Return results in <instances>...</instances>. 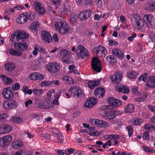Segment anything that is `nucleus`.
<instances>
[{
    "label": "nucleus",
    "instance_id": "obj_33",
    "mask_svg": "<svg viewBox=\"0 0 155 155\" xmlns=\"http://www.w3.org/2000/svg\"><path fill=\"white\" fill-rule=\"evenodd\" d=\"M5 69L9 71H13L15 68L14 64L11 62H9L5 65Z\"/></svg>",
    "mask_w": 155,
    "mask_h": 155
},
{
    "label": "nucleus",
    "instance_id": "obj_46",
    "mask_svg": "<svg viewBox=\"0 0 155 155\" xmlns=\"http://www.w3.org/2000/svg\"><path fill=\"white\" fill-rule=\"evenodd\" d=\"M143 149L144 151L146 153H152L153 152V150L152 148L146 147V146H143Z\"/></svg>",
    "mask_w": 155,
    "mask_h": 155
},
{
    "label": "nucleus",
    "instance_id": "obj_26",
    "mask_svg": "<svg viewBox=\"0 0 155 155\" xmlns=\"http://www.w3.org/2000/svg\"><path fill=\"white\" fill-rule=\"evenodd\" d=\"M52 135L54 137H57L58 140L57 142H58V144H61L62 143H63V144H64V143H65V142H63V137L60 133L59 132L55 133L54 132H52Z\"/></svg>",
    "mask_w": 155,
    "mask_h": 155
},
{
    "label": "nucleus",
    "instance_id": "obj_42",
    "mask_svg": "<svg viewBox=\"0 0 155 155\" xmlns=\"http://www.w3.org/2000/svg\"><path fill=\"white\" fill-rule=\"evenodd\" d=\"M26 15L28 20V19L31 21L33 20L35 17V14L31 12H27Z\"/></svg>",
    "mask_w": 155,
    "mask_h": 155
},
{
    "label": "nucleus",
    "instance_id": "obj_34",
    "mask_svg": "<svg viewBox=\"0 0 155 155\" xmlns=\"http://www.w3.org/2000/svg\"><path fill=\"white\" fill-rule=\"evenodd\" d=\"M39 27V22L37 21H34L30 25L29 28L32 32H34L36 31L37 28Z\"/></svg>",
    "mask_w": 155,
    "mask_h": 155
},
{
    "label": "nucleus",
    "instance_id": "obj_48",
    "mask_svg": "<svg viewBox=\"0 0 155 155\" xmlns=\"http://www.w3.org/2000/svg\"><path fill=\"white\" fill-rule=\"evenodd\" d=\"M147 73H145L140 76L139 78V80L141 81V80L144 82H145L147 78Z\"/></svg>",
    "mask_w": 155,
    "mask_h": 155
},
{
    "label": "nucleus",
    "instance_id": "obj_60",
    "mask_svg": "<svg viewBox=\"0 0 155 155\" xmlns=\"http://www.w3.org/2000/svg\"><path fill=\"white\" fill-rule=\"evenodd\" d=\"M16 32H15L14 34L11 35L10 40L14 42L15 41V38H16Z\"/></svg>",
    "mask_w": 155,
    "mask_h": 155
},
{
    "label": "nucleus",
    "instance_id": "obj_28",
    "mask_svg": "<svg viewBox=\"0 0 155 155\" xmlns=\"http://www.w3.org/2000/svg\"><path fill=\"white\" fill-rule=\"evenodd\" d=\"M95 125L100 127H105L109 126L108 123L99 119H96Z\"/></svg>",
    "mask_w": 155,
    "mask_h": 155
},
{
    "label": "nucleus",
    "instance_id": "obj_62",
    "mask_svg": "<svg viewBox=\"0 0 155 155\" xmlns=\"http://www.w3.org/2000/svg\"><path fill=\"white\" fill-rule=\"evenodd\" d=\"M32 101L31 100H28L25 102V106L26 107H28L30 105H31L32 104Z\"/></svg>",
    "mask_w": 155,
    "mask_h": 155
},
{
    "label": "nucleus",
    "instance_id": "obj_10",
    "mask_svg": "<svg viewBox=\"0 0 155 155\" xmlns=\"http://www.w3.org/2000/svg\"><path fill=\"white\" fill-rule=\"evenodd\" d=\"M92 14V11L90 9L84 10L79 14L78 18L84 21L91 16Z\"/></svg>",
    "mask_w": 155,
    "mask_h": 155
},
{
    "label": "nucleus",
    "instance_id": "obj_56",
    "mask_svg": "<svg viewBox=\"0 0 155 155\" xmlns=\"http://www.w3.org/2000/svg\"><path fill=\"white\" fill-rule=\"evenodd\" d=\"M99 133L97 131L90 132L89 133V135L93 136H98L99 135Z\"/></svg>",
    "mask_w": 155,
    "mask_h": 155
},
{
    "label": "nucleus",
    "instance_id": "obj_31",
    "mask_svg": "<svg viewBox=\"0 0 155 155\" xmlns=\"http://www.w3.org/2000/svg\"><path fill=\"white\" fill-rule=\"evenodd\" d=\"M0 77L2 79L3 82L6 85L10 84L13 82L12 79L5 75L1 74Z\"/></svg>",
    "mask_w": 155,
    "mask_h": 155
},
{
    "label": "nucleus",
    "instance_id": "obj_29",
    "mask_svg": "<svg viewBox=\"0 0 155 155\" xmlns=\"http://www.w3.org/2000/svg\"><path fill=\"white\" fill-rule=\"evenodd\" d=\"M115 89L117 91L119 92H121L123 93H127L129 92V88L126 85H123L121 87L117 85L115 86Z\"/></svg>",
    "mask_w": 155,
    "mask_h": 155
},
{
    "label": "nucleus",
    "instance_id": "obj_50",
    "mask_svg": "<svg viewBox=\"0 0 155 155\" xmlns=\"http://www.w3.org/2000/svg\"><path fill=\"white\" fill-rule=\"evenodd\" d=\"M133 124L135 125H140L143 123V120L141 119H136L133 121Z\"/></svg>",
    "mask_w": 155,
    "mask_h": 155
},
{
    "label": "nucleus",
    "instance_id": "obj_55",
    "mask_svg": "<svg viewBox=\"0 0 155 155\" xmlns=\"http://www.w3.org/2000/svg\"><path fill=\"white\" fill-rule=\"evenodd\" d=\"M109 41V45L110 46H113L114 45H117L118 43L115 41H114L111 40H108Z\"/></svg>",
    "mask_w": 155,
    "mask_h": 155
},
{
    "label": "nucleus",
    "instance_id": "obj_11",
    "mask_svg": "<svg viewBox=\"0 0 155 155\" xmlns=\"http://www.w3.org/2000/svg\"><path fill=\"white\" fill-rule=\"evenodd\" d=\"M68 91H71L72 93V95L73 97H77L79 98L82 97V92L81 90L78 88L73 87L68 90Z\"/></svg>",
    "mask_w": 155,
    "mask_h": 155
},
{
    "label": "nucleus",
    "instance_id": "obj_44",
    "mask_svg": "<svg viewBox=\"0 0 155 155\" xmlns=\"http://www.w3.org/2000/svg\"><path fill=\"white\" fill-rule=\"evenodd\" d=\"M48 102H45V104H44L42 102H40L38 105V107L39 108L41 109H48L49 108V106H48L46 105L48 104Z\"/></svg>",
    "mask_w": 155,
    "mask_h": 155
},
{
    "label": "nucleus",
    "instance_id": "obj_3",
    "mask_svg": "<svg viewBox=\"0 0 155 155\" xmlns=\"http://www.w3.org/2000/svg\"><path fill=\"white\" fill-rule=\"evenodd\" d=\"M76 52L78 57L82 59L87 57L89 54L87 50L82 45H79L77 47Z\"/></svg>",
    "mask_w": 155,
    "mask_h": 155
},
{
    "label": "nucleus",
    "instance_id": "obj_39",
    "mask_svg": "<svg viewBox=\"0 0 155 155\" xmlns=\"http://www.w3.org/2000/svg\"><path fill=\"white\" fill-rule=\"evenodd\" d=\"M127 76L128 78L132 79H134L138 76V74L134 71H131L128 73Z\"/></svg>",
    "mask_w": 155,
    "mask_h": 155
},
{
    "label": "nucleus",
    "instance_id": "obj_36",
    "mask_svg": "<svg viewBox=\"0 0 155 155\" xmlns=\"http://www.w3.org/2000/svg\"><path fill=\"white\" fill-rule=\"evenodd\" d=\"M134 107L132 104H128L125 108V111L127 113H132L134 110Z\"/></svg>",
    "mask_w": 155,
    "mask_h": 155
},
{
    "label": "nucleus",
    "instance_id": "obj_19",
    "mask_svg": "<svg viewBox=\"0 0 155 155\" xmlns=\"http://www.w3.org/2000/svg\"><path fill=\"white\" fill-rule=\"evenodd\" d=\"M13 127L10 125L4 124L0 127V133L5 134L10 132L12 129Z\"/></svg>",
    "mask_w": 155,
    "mask_h": 155
},
{
    "label": "nucleus",
    "instance_id": "obj_43",
    "mask_svg": "<svg viewBox=\"0 0 155 155\" xmlns=\"http://www.w3.org/2000/svg\"><path fill=\"white\" fill-rule=\"evenodd\" d=\"M22 91L25 93L30 95L31 94L32 92V90L29 89L27 86L24 87L22 89Z\"/></svg>",
    "mask_w": 155,
    "mask_h": 155
},
{
    "label": "nucleus",
    "instance_id": "obj_24",
    "mask_svg": "<svg viewBox=\"0 0 155 155\" xmlns=\"http://www.w3.org/2000/svg\"><path fill=\"white\" fill-rule=\"evenodd\" d=\"M93 51L94 52H95L97 55L100 54H105L106 52L105 48L103 46L101 45H99L93 48Z\"/></svg>",
    "mask_w": 155,
    "mask_h": 155
},
{
    "label": "nucleus",
    "instance_id": "obj_38",
    "mask_svg": "<svg viewBox=\"0 0 155 155\" xmlns=\"http://www.w3.org/2000/svg\"><path fill=\"white\" fill-rule=\"evenodd\" d=\"M147 10L148 11H152L155 9V2H152L148 4L146 7Z\"/></svg>",
    "mask_w": 155,
    "mask_h": 155
},
{
    "label": "nucleus",
    "instance_id": "obj_23",
    "mask_svg": "<svg viewBox=\"0 0 155 155\" xmlns=\"http://www.w3.org/2000/svg\"><path fill=\"white\" fill-rule=\"evenodd\" d=\"M112 54L119 58H122L124 57V53L120 50L118 48L113 49L112 51Z\"/></svg>",
    "mask_w": 155,
    "mask_h": 155
},
{
    "label": "nucleus",
    "instance_id": "obj_63",
    "mask_svg": "<svg viewBox=\"0 0 155 155\" xmlns=\"http://www.w3.org/2000/svg\"><path fill=\"white\" fill-rule=\"evenodd\" d=\"M53 39L55 42H58V39L56 33H54L53 36Z\"/></svg>",
    "mask_w": 155,
    "mask_h": 155
},
{
    "label": "nucleus",
    "instance_id": "obj_54",
    "mask_svg": "<svg viewBox=\"0 0 155 155\" xmlns=\"http://www.w3.org/2000/svg\"><path fill=\"white\" fill-rule=\"evenodd\" d=\"M149 132L144 133L143 134V139L146 140H148L149 139Z\"/></svg>",
    "mask_w": 155,
    "mask_h": 155
},
{
    "label": "nucleus",
    "instance_id": "obj_41",
    "mask_svg": "<svg viewBox=\"0 0 155 155\" xmlns=\"http://www.w3.org/2000/svg\"><path fill=\"white\" fill-rule=\"evenodd\" d=\"M106 60L107 62L112 64L116 62V59L114 57H112L111 55H109L106 58Z\"/></svg>",
    "mask_w": 155,
    "mask_h": 155
},
{
    "label": "nucleus",
    "instance_id": "obj_61",
    "mask_svg": "<svg viewBox=\"0 0 155 155\" xmlns=\"http://www.w3.org/2000/svg\"><path fill=\"white\" fill-rule=\"evenodd\" d=\"M136 36V34L134 33L131 36H130L127 38V40L131 41H132L134 38H135Z\"/></svg>",
    "mask_w": 155,
    "mask_h": 155
},
{
    "label": "nucleus",
    "instance_id": "obj_51",
    "mask_svg": "<svg viewBox=\"0 0 155 155\" xmlns=\"http://www.w3.org/2000/svg\"><path fill=\"white\" fill-rule=\"evenodd\" d=\"M126 129L128 131L129 136L130 137H131L133 134V130L131 126H128L127 127Z\"/></svg>",
    "mask_w": 155,
    "mask_h": 155
},
{
    "label": "nucleus",
    "instance_id": "obj_13",
    "mask_svg": "<svg viewBox=\"0 0 155 155\" xmlns=\"http://www.w3.org/2000/svg\"><path fill=\"white\" fill-rule=\"evenodd\" d=\"M13 93L11 87H7L3 91V95L6 99H11L13 98Z\"/></svg>",
    "mask_w": 155,
    "mask_h": 155
},
{
    "label": "nucleus",
    "instance_id": "obj_1",
    "mask_svg": "<svg viewBox=\"0 0 155 155\" xmlns=\"http://www.w3.org/2000/svg\"><path fill=\"white\" fill-rule=\"evenodd\" d=\"M108 138L110 140L104 144L103 142L101 141H97L96 143L99 145H111V144L114 145L118 144V142L117 140L119 137L118 135L112 134L108 135Z\"/></svg>",
    "mask_w": 155,
    "mask_h": 155
},
{
    "label": "nucleus",
    "instance_id": "obj_27",
    "mask_svg": "<svg viewBox=\"0 0 155 155\" xmlns=\"http://www.w3.org/2000/svg\"><path fill=\"white\" fill-rule=\"evenodd\" d=\"M147 85L150 88L155 87V76H152L148 78Z\"/></svg>",
    "mask_w": 155,
    "mask_h": 155
},
{
    "label": "nucleus",
    "instance_id": "obj_52",
    "mask_svg": "<svg viewBox=\"0 0 155 155\" xmlns=\"http://www.w3.org/2000/svg\"><path fill=\"white\" fill-rule=\"evenodd\" d=\"M43 91L41 89H36L33 90V93L34 94L39 95L42 94Z\"/></svg>",
    "mask_w": 155,
    "mask_h": 155
},
{
    "label": "nucleus",
    "instance_id": "obj_4",
    "mask_svg": "<svg viewBox=\"0 0 155 155\" xmlns=\"http://www.w3.org/2000/svg\"><path fill=\"white\" fill-rule=\"evenodd\" d=\"M101 64V61L97 57H94L92 59L91 65L94 71L97 72H100L102 68Z\"/></svg>",
    "mask_w": 155,
    "mask_h": 155
},
{
    "label": "nucleus",
    "instance_id": "obj_40",
    "mask_svg": "<svg viewBox=\"0 0 155 155\" xmlns=\"http://www.w3.org/2000/svg\"><path fill=\"white\" fill-rule=\"evenodd\" d=\"M148 96V94L147 93H142L141 94L140 97L135 99L136 101L137 102L143 101L147 99Z\"/></svg>",
    "mask_w": 155,
    "mask_h": 155
},
{
    "label": "nucleus",
    "instance_id": "obj_25",
    "mask_svg": "<svg viewBox=\"0 0 155 155\" xmlns=\"http://www.w3.org/2000/svg\"><path fill=\"white\" fill-rule=\"evenodd\" d=\"M28 18L26 15L24 14H21L20 15V17L16 19V21L19 24H24L27 21Z\"/></svg>",
    "mask_w": 155,
    "mask_h": 155
},
{
    "label": "nucleus",
    "instance_id": "obj_7",
    "mask_svg": "<svg viewBox=\"0 0 155 155\" xmlns=\"http://www.w3.org/2000/svg\"><path fill=\"white\" fill-rule=\"evenodd\" d=\"M46 68L51 73H56L59 70V67L58 64L54 63H49L46 66Z\"/></svg>",
    "mask_w": 155,
    "mask_h": 155
},
{
    "label": "nucleus",
    "instance_id": "obj_18",
    "mask_svg": "<svg viewBox=\"0 0 155 155\" xmlns=\"http://www.w3.org/2000/svg\"><path fill=\"white\" fill-rule=\"evenodd\" d=\"M143 20L147 27L149 28L152 27V22L153 20V17L150 14L144 15L143 16Z\"/></svg>",
    "mask_w": 155,
    "mask_h": 155
},
{
    "label": "nucleus",
    "instance_id": "obj_32",
    "mask_svg": "<svg viewBox=\"0 0 155 155\" xmlns=\"http://www.w3.org/2000/svg\"><path fill=\"white\" fill-rule=\"evenodd\" d=\"M100 80L94 81H89L88 83V86L91 89H93L94 87L98 85H100Z\"/></svg>",
    "mask_w": 155,
    "mask_h": 155
},
{
    "label": "nucleus",
    "instance_id": "obj_9",
    "mask_svg": "<svg viewBox=\"0 0 155 155\" xmlns=\"http://www.w3.org/2000/svg\"><path fill=\"white\" fill-rule=\"evenodd\" d=\"M70 54V52L69 51L65 49L61 50L60 52V54L61 57L62 61L65 63H69Z\"/></svg>",
    "mask_w": 155,
    "mask_h": 155
},
{
    "label": "nucleus",
    "instance_id": "obj_21",
    "mask_svg": "<svg viewBox=\"0 0 155 155\" xmlns=\"http://www.w3.org/2000/svg\"><path fill=\"white\" fill-rule=\"evenodd\" d=\"M97 99L94 97L89 98L84 104L85 107L90 108L94 106L97 103Z\"/></svg>",
    "mask_w": 155,
    "mask_h": 155
},
{
    "label": "nucleus",
    "instance_id": "obj_59",
    "mask_svg": "<svg viewBox=\"0 0 155 155\" xmlns=\"http://www.w3.org/2000/svg\"><path fill=\"white\" fill-rule=\"evenodd\" d=\"M132 92L136 94H138L140 95L139 92L138 91V88L137 87H133L132 89Z\"/></svg>",
    "mask_w": 155,
    "mask_h": 155
},
{
    "label": "nucleus",
    "instance_id": "obj_6",
    "mask_svg": "<svg viewBox=\"0 0 155 155\" xmlns=\"http://www.w3.org/2000/svg\"><path fill=\"white\" fill-rule=\"evenodd\" d=\"M123 77L122 73L120 71H117L114 75H111L110 77L112 82L115 84H118L120 82Z\"/></svg>",
    "mask_w": 155,
    "mask_h": 155
},
{
    "label": "nucleus",
    "instance_id": "obj_15",
    "mask_svg": "<svg viewBox=\"0 0 155 155\" xmlns=\"http://www.w3.org/2000/svg\"><path fill=\"white\" fill-rule=\"evenodd\" d=\"M13 45L16 49L21 52L25 50L27 48V44L25 42L21 43V41L17 43L15 42Z\"/></svg>",
    "mask_w": 155,
    "mask_h": 155
},
{
    "label": "nucleus",
    "instance_id": "obj_2",
    "mask_svg": "<svg viewBox=\"0 0 155 155\" xmlns=\"http://www.w3.org/2000/svg\"><path fill=\"white\" fill-rule=\"evenodd\" d=\"M55 27L58 31L62 34L68 32L70 29V28L65 22H56L55 23Z\"/></svg>",
    "mask_w": 155,
    "mask_h": 155
},
{
    "label": "nucleus",
    "instance_id": "obj_47",
    "mask_svg": "<svg viewBox=\"0 0 155 155\" xmlns=\"http://www.w3.org/2000/svg\"><path fill=\"white\" fill-rule=\"evenodd\" d=\"M22 141L20 140H15L12 144V145H23Z\"/></svg>",
    "mask_w": 155,
    "mask_h": 155
},
{
    "label": "nucleus",
    "instance_id": "obj_14",
    "mask_svg": "<svg viewBox=\"0 0 155 155\" xmlns=\"http://www.w3.org/2000/svg\"><path fill=\"white\" fill-rule=\"evenodd\" d=\"M16 34V41L17 42H20V40L23 41V39L27 38L28 37L27 34L24 31L21 30L17 31Z\"/></svg>",
    "mask_w": 155,
    "mask_h": 155
},
{
    "label": "nucleus",
    "instance_id": "obj_8",
    "mask_svg": "<svg viewBox=\"0 0 155 155\" xmlns=\"http://www.w3.org/2000/svg\"><path fill=\"white\" fill-rule=\"evenodd\" d=\"M107 101L110 107L111 110L115 109L118 106L121 105L122 104V103L119 100L115 99L112 97H109Z\"/></svg>",
    "mask_w": 155,
    "mask_h": 155
},
{
    "label": "nucleus",
    "instance_id": "obj_16",
    "mask_svg": "<svg viewBox=\"0 0 155 155\" xmlns=\"http://www.w3.org/2000/svg\"><path fill=\"white\" fill-rule=\"evenodd\" d=\"M41 34L42 38L45 42L49 43L52 42V38L50 33L45 31H41Z\"/></svg>",
    "mask_w": 155,
    "mask_h": 155
},
{
    "label": "nucleus",
    "instance_id": "obj_58",
    "mask_svg": "<svg viewBox=\"0 0 155 155\" xmlns=\"http://www.w3.org/2000/svg\"><path fill=\"white\" fill-rule=\"evenodd\" d=\"M101 110H104L107 109L108 110H111L110 107L109 105H104L101 107Z\"/></svg>",
    "mask_w": 155,
    "mask_h": 155
},
{
    "label": "nucleus",
    "instance_id": "obj_37",
    "mask_svg": "<svg viewBox=\"0 0 155 155\" xmlns=\"http://www.w3.org/2000/svg\"><path fill=\"white\" fill-rule=\"evenodd\" d=\"M10 120L12 122L17 124L21 123L22 120V119L20 117L14 116L12 117Z\"/></svg>",
    "mask_w": 155,
    "mask_h": 155
},
{
    "label": "nucleus",
    "instance_id": "obj_45",
    "mask_svg": "<svg viewBox=\"0 0 155 155\" xmlns=\"http://www.w3.org/2000/svg\"><path fill=\"white\" fill-rule=\"evenodd\" d=\"M75 150L72 148H68L65 150V154L66 155H69L74 152Z\"/></svg>",
    "mask_w": 155,
    "mask_h": 155
},
{
    "label": "nucleus",
    "instance_id": "obj_35",
    "mask_svg": "<svg viewBox=\"0 0 155 155\" xmlns=\"http://www.w3.org/2000/svg\"><path fill=\"white\" fill-rule=\"evenodd\" d=\"M9 53L10 54L12 55L18 57L20 56L22 54V52L21 51H16L12 48L9 49Z\"/></svg>",
    "mask_w": 155,
    "mask_h": 155
},
{
    "label": "nucleus",
    "instance_id": "obj_12",
    "mask_svg": "<svg viewBox=\"0 0 155 155\" xmlns=\"http://www.w3.org/2000/svg\"><path fill=\"white\" fill-rule=\"evenodd\" d=\"M3 106L6 109H12L16 108L18 105L17 102L14 101H5L3 103Z\"/></svg>",
    "mask_w": 155,
    "mask_h": 155
},
{
    "label": "nucleus",
    "instance_id": "obj_53",
    "mask_svg": "<svg viewBox=\"0 0 155 155\" xmlns=\"http://www.w3.org/2000/svg\"><path fill=\"white\" fill-rule=\"evenodd\" d=\"M20 85L18 83H16L15 84L12 86V89L13 91L17 90L20 88Z\"/></svg>",
    "mask_w": 155,
    "mask_h": 155
},
{
    "label": "nucleus",
    "instance_id": "obj_5",
    "mask_svg": "<svg viewBox=\"0 0 155 155\" xmlns=\"http://www.w3.org/2000/svg\"><path fill=\"white\" fill-rule=\"evenodd\" d=\"M132 21L135 27L139 29H141L143 28L144 24L143 21L138 15H134L132 19Z\"/></svg>",
    "mask_w": 155,
    "mask_h": 155
},
{
    "label": "nucleus",
    "instance_id": "obj_57",
    "mask_svg": "<svg viewBox=\"0 0 155 155\" xmlns=\"http://www.w3.org/2000/svg\"><path fill=\"white\" fill-rule=\"evenodd\" d=\"M51 1L56 6H58L61 4V2L60 0H51Z\"/></svg>",
    "mask_w": 155,
    "mask_h": 155
},
{
    "label": "nucleus",
    "instance_id": "obj_17",
    "mask_svg": "<svg viewBox=\"0 0 155 155\" xmlns=\"http://www.w3.org/2000/svg\"><path fill=\"white\" fill-rule=\"evenodd\" d=\"M35 8L36 11L40 15H43L45 12V10L43 6L39 2H35L34 3Z\"/></svg>",
    "mask_w": 155,
    "mask_h": 155
},
{
    "label": "nucleus",
    "instance_id": "obj_64",
    "mask_svg": "<svg viewBox=\"0 0 155 155\" xmlns=\"http://www.w3.org/2000/svg\"><path fill=\"white\" fill-rule=\"evenodd\" d=\"M7 116L6 114H0V120H5Z\"/></svg>",
    "mask_w": 155,
    "mask_h": 155
},
{
    "label": "nucleus",
    "instance_id": "obj_49",
    "mask_svg": "<svg viewBox=\"0 0 155 155\" xmlns=\"http://www.w3.org/2000/svg\"><path fill=\"white\" fill-rule=\"evenodd\" d=\"M71 23H74L77 21V16L76 15H71L70 17Z\"/></svg>",
    "mask_w": 155,
    "mask_h": 155
},
{
    "label": "nucleus",
    "instance_id": "obj_20",
    "mask_svg": "<svg viewBox=\"0 0 155 155\" xmlns=\"http://www.w3.org/2000/svg\"><path fill=\"white\" fill-rule=\"evenodd\" d=\"M11 135H6L0 139V145H7L11 142L12 140Z\"/></svg>",
    "mask_w": 155,
    "mask_h": 155
},
{
    "label": "nucleus",
    "instance_id": "obj_22",
    "mask_svg": "<svg viewBox=\"0 0 155 155\" xmlns=\"http://www.w3.org/2000/svg\"><path fill=\"white\" fill-rule=\"evenodd\" d=\"M29 78L33 80H41L44 79L43 75L38 72H35L29 76Z\"/></svg>",
    "mask_w": 155,
    "mask_h": 155
},
{
    "label": "nucleus",
    "instance_id": "obj_30",
    "mask_svg": "<svg viewBox=\"0 0 155 155\" xmlns=\"http://www.w3.org/2000/svg\"><path fill=\"white\" fill-rule=\"evenodd\" d=\"M105 93L104 90V88L101 87L97 88L94 92V94L96 96H97L99 97H102Z\"/></svg>",
    "mask_w": 155,
    "mask_h": 155
}]
</instances>
